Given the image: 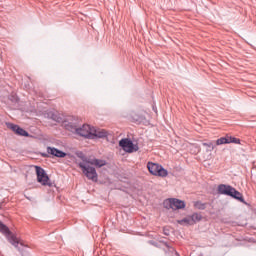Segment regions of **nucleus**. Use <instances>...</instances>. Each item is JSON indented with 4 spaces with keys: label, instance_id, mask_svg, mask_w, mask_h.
I'll use <instances>...</instances> for the list:
<instances>
[{
    "label": "nucleus",
    "instance_id": "21",
    "mask_svg": "<svg viewBox=\"0 0 256 256\" xmlns=\"http://www.w3.org/2000/svg\"><path fill=\"white\" fill-rule=\"evenodd\" d=\"M229 143H234L235 145H241V139L235 138L233 136H228Z\"/></svg>",
    "mask_w": 256,
    "mask_h": 256
},
{
    "label": "nucleus",
    "instance_id": "16",
    "mask_svg": "<svg viewBox=\"0 0 256 256\" xmlns=\"http://www.w3.org/2000/svg\"><path fill=\"white\" fill-rule=\"evenodd\" d=\"M194 207H195V209H198L199 211H205V209H207V204L203 203L201 201H196L194 203Z\"/></svg>",
    "mask_w": 256,
    "mask_h": 256
},
{
    "label": "nucleus",
    "instance_id": "29",
    "mask_svg": "<svg viewBox=\"0 0 256 256\" xmlns=\"http://www.w3.org/2000/svg\"><path fill=\"white\" fill-rule=\"evenodd\" d=\"M20 247H23V243H20Z\"/></svg>",
    "mask_w": 256,
    "mask_h": 256
},
{
    "label": "nucleus",
    "instance_id": "31",
    "mask_svg": "<svg viewBox=\"0 0 256 256\" xmlns=\"http://www.w3.org/2000/svg\"><path fill=\"white\" fill-rule=\"evenodd\" d=\"M165 235H169V233L165 232Z\"/></svg>",
    "mask_w": 256,
    "mask_h": 256
},
{
    "label": "nucleus",
    "instance_id": "1",
    "mask_svg": "<svg viewBox=\"0 0 256 256\" xmlns=\"http://www.w3.org/2000/svg\"><path fill=\"white\" fill-rule=\"evenodd\" d=\"M217 191L219 195H226V197L236 199V201H240V203H245L243 194L229 184H219Z\"/></svg>",
    "mask_w": 256,
    "mask_h": 256
},
{
    "label": "nucleus",
    "instance_id": "8",
    "mask_svg": "<svg viewBox=\"0 0 256 256\" xmlns=\"http://www.w3.org/2000/svg\"><path fill=\"white\" fill-rule=\"evenodd\" d=\"M78 157L80 159H82V161L84 163H86V165H94L95 167H98L99 169H101V167H105V165H107V161L105 160H101V159H87L85 158V155H83L82 152H80V154H78Z\"/></svg>",
    "mask_w": 256,
    "mask_h": 256
},
{
    "label": "nucleus",
    "instance_id": "13",
    "mask_svg": "<svg viewBox=\"0 0 256 256\" xmlns=\"http://www.w3.org/2000/svg\"><path fill=\"white\" fill-rule=\"evenodd\" d=\"M108 136H109V132L103 129L92 133V137H96L97 139H107Z\"/></svg>",
    "mask_w": 256,
    "mask_h": 256
},
{
    "label": "nucleus",
    "instance_id": "6",
    "mask_svg": "<svg viewBox=\"0 0 256 256\" xmlns=\"http://www.w3.org/2000/svg\"><path fill=\"white\" fill-rule=\"evenodd\" d=\"M119 147H121L125 153H136V151H139V146L133 143L129 138H122L119 141Z\"/></svg>",
    "mask_w": 256,
    "mask_h": 256
},
{
    "label": "nucleus",
    "instance_id": "15",
    "mask_svg": "<svg viewBox=\"0 0 256 256\" xmlns=\"http://www.w3.org/2000/svg\"><path fill=\"white\" fill-rule=\"evenodd\" d=\"M216 145H229V135L217 139Z\"/></svg>",
    "mask_w": 256,
    "mask_h": 256
},
{
    "label": "nucleus",
    "instance_id": "14",
    "mask_svg": "<svg viewBox=\"0 0 256 256\" xmlns=\"http://www.w3.org/2000/svg\"><path fill=\"white\" fill-rule=\"evenodd\" d=\"M201 219H203V216L199 213H193L191 216H190V221L191 223H199V221H201Z\"/></svg>",
    "mask_w": 256,
    "mask_h": 256
},
{
    "label": "nucleus",
    "instance_id": "27",
    "mask_svg": "<svg viewBox=\"0 0 256 256\" xmlns=\"http://www.w3.org/2000/svg\"><path fill=\"white\" fill-rule=\"evenodd\" d=\"M43 157H49V155L47 153H42L41 154Z\"/></svg>",
    "mask_w": 256,
    "mask_h": 256
},
{
    "label": "nucleus",
    "instance_id": "25",
    "mask_svg": "<svg viewBox=\"0 0 256 256\" xmlns=\"http://www.w3.org/2000/svg\"><path fill=\"white\" fill-rule=\"evenodd\" d=\"M148 243H149V245H152L153 247H159V243L157 241L149 240Z\"/></svg>",
    "mask_w": 256,
    "mask_h": 256
},
{
    "label": "nucleus",
    "instance_id": "22",
    "mask_svg": "<svg viewBox=\"0 0 256 256\" xmlns=\"http://www.w3.org/2000/svg\"><path fill=\"white\" fill-rule=\"evenodd\" d=\"M183 223H186V225H191L192 222H191V217H186V218H183L181 220H178V224L179 225H183Z\"/></svg>",
    "mask_w": 256,
    "mask_h": 256
},
{
    "label": "nucleus",
    "instance_id": "30",
    "mask_svg": "<svg viewBox=\"0 0 256 256\" xmlns=\"http://www.w3.org/2000/svg\"><path fill=\"white\" fill-rule=\"evenodd\" d=\"M165 235H169V233L165 232Z\"/></svg>",
    "mask_w": 256,
    "mask_h": 256
},
{
    "label": "nucleus",
    "instance_id": "23",
    "mask_svg": "<svg viewBox=\"0 0 256 256\" xmlns=\"http://www.w3.org/2000/svg\"><path fill=\"white\" fill-rule=\"evenodd\" d=\"M9 101L12 103H19V97H17V94H11L9 96Z\"/></svg>",
    "mask_w": 256,
    "mask_h": 256
},
{
    "label": "nucleus",
    "instance_id": "2",
    "mask_svg": "<svg viewBox=\"0 0 256 256\" xmlns=\"http://www.w3.org/2000/svg\"><path fill=\"white\" fill-rule=\"evenodd\" d=\"M77 166L89 181H93V183H97V181H99V175L97 174V169H95V167L86 165L83 162H79Z\"/></svg>",
    "mask_w": 256,
    "mask_h": 256
},
{
    "label": "nucleus",
    "instance_id": "3",
    "mask_svg": "<svg viewBox=\"0 0 256 256\" xmlns=\"http://www.w3.org/2000/svg\"><path fill=\"white\" fill-rule=\"evenodd\" d=\"M147 169L150 175H154V177L165 178L167 177V175H169V171H167V169H165L161 164L158 163L148 162Z\"/></svg>",
    "mask_w": 256,
    "mask_h": 256
},
{
    "label": "nucleus",
    "instance_id": "11",
    "mask_svg": "<svg viewBox=\"0 0 256 256\" xmlns=\"http://www.w3.org/2000/svg\"><path fill=\"white\" fill-rule=\"evenodd\" d=\"M185 201L179 200L177 198H172V209L178 211L179 209H185Z\"/></svg>",
    "mask_w": 256,
    "mask_h": 256
},
{
    "label": "nucleus",
    "instance_id": "17",
    "mask_svg": "<svg viewBox=\"0 0 256 256\" xmlns=\"http://www.w3.org/2000/svg\"><path fill=\"white\" fill-rule=\"evenodd\" d=\"M164 209H173V198H168L163 202Z\"/></svg>",
    "mask_w": 256,
    "mask_h": 256
},
{
    "label": "nucleus",
    "instance_id": "18",
    "mask_svg": "<svg viewBox=\"0 0 256 256\" xmlns=\"http://www.w3.org/2000/svg\"><path fill=\"white\" fill-rule=\"evenodd\" d=\"M16 135H19L20 137H29V132L18 126Z\"/></svg>",
    "mask_w": 256,
    "mask_h": 256
},
{
    "label": "nucleus",
    "instance_id": "19",
    "mask_svg": "<svg viewBox=\"0 0 256 256\" xmlns=\"http://www.w3.org/2000/svg\"><path fill=\"white\" fill-rule=\"evenodd\" d=\"M131 119H132L133 123H136L137 125L143 123V116L134 114V115H132Z\"/></svg>",
    "mask_w": 256,
    "mask_h": 256
},
{
    "label": "nucleus",
    "instance_id": "9",
    "mask_svg": "<svg viewBox=\"0 0 256 256\" xmlns=\"http://www.w3.org/2000/svg\"><path fill=\"white\" fill-rule=\"evenodd\" d=\"M76 135L80 137H85V139H93V132H91V126L88 124H84L81 127L78 126L76 130Z\"/></svg>",
    "mask_w": 256,
    "mask_h": 256
},
{
    "label": "nucleus",
    "instance_id": "5",
    "mask_svg": "<svg viewBox=\"0 0 256 256\" xmlns=\"http://www.w3.org/2000/svg\"><path fill=\"white\" fill-rule=\"evenodd\" d=\"M35 171H36L38 183H40L44 187L46 186L53 187V184L49 182L50 181L49 175H47V172H45V169H43L41 166H35Z\"/></svg>",
    "mask_w": 256,
    "mask_h": 256
},
{
    "label": "nucleus",
    "instance_id": "10",
    "mask_svg": "<svg viewBox=\"0 0 256 256\" xmlns=\"http://www.w3.org/2000/svg\"><path fill=\"white\" fill-rule=\"evenodd\" d=\"M47 153L53 155V157H58L59 159H65V157H67L66 152L51 146L47 147Z\"/></svg>",
    "mask_w": 256,
    "mask_h": 256
},
{
    "label": "nucleus",
    "instance_id": "12",
    "mask_svg": "<svg viewBox=\"0 0 256 256\" xmlns=\"http://www.w3.org/2000/svg\"><path fill=\"white\" fill-rule=\"evenodd\" d=\"M48 118L52 119V121H55L56 123H63L64 121L59 113L53 111L48 112Z\"/></svg>",
    "mask_w": 256,
    "mask_h": 256
},
{
    "label": "nucleus",
    "instance_id": "4",
    "mask_svg": "<svg viewBox=\"0 0 256 256\" xmlns=\"http://www.w3.org/2000/svg\"><path fill=\"white\" fill-rule=\"evenodd\" d=\"M0 233H3V235H6L9 243L15 247V249H18V251H21V247L19 246V240L17 239V236L11 232L9 227L5 225L3 222L0 221Z\"/></svg>",
    "mask_w": 256,
    "mask_h": 256
},
{
    "label": "nucleus",
    "instance_id": "7",
    "mask_svg": "<svg viewBox=\"0 0 256 256\" xmlns=\"http://www.w3.org/2000/svg\"><path fill=\"white\" fill-rule=\"evenodd\" d=\"M62 127H64L66 131H70V133H74L76 135L77 129H79V120L71 116L66 120L62 121Z\"/></svg>",
    "mask_w": 256,
    "mask_h": 256
},
{
    "label": "nucleus",
    "instance_id": "24",
    "mask_svg": "<svg viewBox=\"0 0 256 256\" xmlns=\"http://www.w3.org/2000/svg\"><path fill=\"white\" fill-rule=\"evenodd\" d=\"M203 146L204 147H208V149H210V151H213V149H215V146H213V143H207V142H205V143H203Z\"/></svg>",
    "mask_w": 256,
    "mask_h": 256
},
{
    "label": "nucleus",
    "instance_id": "28",
    "mask_svg": "<svg viewBox=\"0 0 256 256\" xmlns=\"http://www.w3.org/2000/svg\"><path fill=\"white\" fill-rule=\"evenodd\" d=\"M175 255H176V256H181V255H179V252H175Z\"/></svg>",
    "mask_w": 256,
    "mask_h": 256
},
{
    "label": "nucleus",
    "instance_id": "20",
    "mask_svg": "<svg viewBox=\"0 0 256 256\" xmlns=\"http://www.w3.org/2000/svg\"><path fill=\"white\" fill-rule=\"evenodd\" d=\"M6 127L8 129H11L15 134H17V129L19 128V125L13 124L11 122H6Z\"/></svg>",
    "mask_w": 256,
    "mask_h": 256
},
{
    "label": "nucleus",
    "instance_id": "26",
    "mask_svg": "<svg viewBox=\"0 0 256 256\" xmlns=\"http://www.w3.org/2000/svg\"><path fill=\"white\" fill-rule=\"evenodd\" d=\"M163 245L165 247H167V249H171V246H169V243L165 242V241H162Z\"/></svg>",
    "mask_w": 256,
    "mask_h": 256
}]
</instances>
